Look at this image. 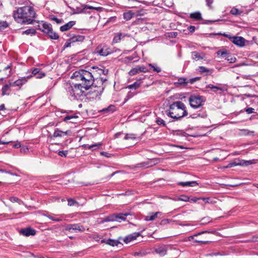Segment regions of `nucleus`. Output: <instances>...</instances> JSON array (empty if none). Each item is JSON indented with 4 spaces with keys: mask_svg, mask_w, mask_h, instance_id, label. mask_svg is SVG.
<instances>
[{
    "mask_svg": "<svg viewBox=\"0 0 258 258\" xmlns=\"http://www.w3.org/2000/svg\"><path fill=\"white\" fill-rule=\"evenodd\" d=\"M91 76L93 77V80L95 83V86L91 88L92 93H94V97L95 98L100 96L105 87V82L107 81L106 77H101L102 75H106L108 73V69H105L103 67L99 68L94 66L88 69Z\"/></svg>",
    "mask_w": 258,
    "mask_h": 258,
    "instance_id": "obj_1",
    "label": "nucleus"
},
{
    "mask_svg": "<svg viewBox=\"0 0 258 258\" xmlns=\"http://www.w3.org/2000/svg\"><path fill=\"white\" fill-rule=\"evenodd\" d=\"M15 21L21 25L33 24L37 14L33 7L25 6L19 7L13 13Z\"/></svg>",
    "mask_w": 258,
    "mask_h": 258,
    "instance_id": "obj_2",
    "label": "nucleus"
},
{
    "mask_svg": "<svg viewBox=\"0 0 258 258\" xmlns=\"http://www.w3.org/2000/svg\"><path fill=\"white\" fill-rule=\"evenodd\" d=\"M71 79L81 84L82 88H84L85 90L87 91L90 89L89 94L93 95V98L95 97H94V93H92V90H91V88L95 86V83L89 70L80 69L76 71L72 75Z\"/></svg>",
    "mask_w": 258,
    "mask_h": 258,
    "instance_id": "obj_3",
    "label": "nucleus"
},
{
    "mask_svg": "<svg viewBox=\"0 0 258 258\" xmlns=\"http://www.w3.org/2000/svg\"><path fill=\"white\" fill-rule=\"evenodd\" d=\"M166 114L175 120H178L187 116L188 112L184 104L181 101H178L173 102L169 106V111Z\"/></svg>",
    "mask_w": 258,
    "mask_h": 258,
    "instance_id": "obj_4",
    "label": "nucleus"
},
{
    "mask_svg": "<svg viewBox=\"0 0 258 258\" xmlns=\"http://www.w3.org/2000/svg\"><path fill=\"white\" fill-rule=\"evenodd\" d=\"M85 91L82 85L78 82L75 84L73 83L67 88L68 95L72 100L82 99V97L86 95Z\"/></svg>",
    "mask_w": 258,
    "mask_h": 258,
    "instance_id": "obj_5",
    "label": "nucleus"
},
{
    "mask_svg": "<svg viewBox=\"0 0 258 258\" xmlns=\"http://www.w3.org/2000/svg\"><path fill=\"white\" fill-rule=\"evenodd\" d=\"M188 101L190 106L194 109H197L203 105L205 99L202 96L192 95L189 97Z\"/></svg>",
    "mask_w": 258,
    "mask_h": 258,
    "instance_id": "obj_6",
    "label": "nucleus"
},
{
    "mask_svg": "<svg viewBox=\"0 0 258 258\" xmlns=\"http://www.w3.org/2000/svg\"><path fill=\"white\" fill-rule=\"evenodd\" d=\"M218 34L223 35L224 37L228 38L233 44L238 47H242L245 45L246 40L241 36H232L225 33H219Z\"/></svg>",
    "mask_w": 258,
    "mask_h": 258,
    "instance_id": "obj_7",
    "label": "nucleus"
},
{
    "mask_svg": "<svg viewBox=\"0 0 258 258\" xmlns=\"http://www.w3.org/2000/svg\"><path fill=\"white\" fill-rule=\"evenodd\" d=\"M42 32L47 34L52 39H57L59 36L53 31L52 26L47 22H43L42 24Z\"/></svg>",
    "mask_w": 258,
    "mask_h": 258,
    "instance_id": "obj_8",
    "label": "nucleus"
},
{
    "mask_svg": "<svg viewBox=\"0 0 258 258\" xmlns=\"http://www.w3.org/2000/svg\"><path fill=\"white\" fill-rule=\"evenodd\" d=\"M95 53L100 56H106L110 53V49L107 45L101 44L96 48Z\"/></svg>",
    "mask_w": 258,
    "mask_h": 258,
    "instance_id": "obj_9",
    "label": "nucleus"
},
{
    "mask_svg": "<svg viewBox=\"0 0 258 258\" xmlns=\"http://www.w3.org/2000/svg\"><path fill=\"white\" fill-rule=\"evenodd\" d=\"M85 230L84 227L80 224H68L66 227V230L69 231L73 230L75 232H84Z\"/></svg>",
    "mask_w": 258,
    "mask_h": 258,
    "instance_id": "obj_10",
    "label": "nucleus"
},
{
    "mask_svg": "<svg viewBox=\"0 0 258 258\" xmlns=\"http://www.w3.org/2000/svg\"><path fill=\"white\" fill-rule=\"evenodd\" d=\"M131 36V34L128 33L119 32L114 34L112 42L114 43H117L120 42L121 40H124L125 38H130Z\"/></svg>",
    "mask_w": 258,
    "mask_h": 258,
    "instance_id": "obj_11",
    "label": "nucleus"
},
{
    "mask_svg": "<svg viewBox=\"0 0 258 258\" xmlns=\"http://www.w3.org/2000/svg\"><path fill=\"white\" fill-rule=\"evenodd\" d=\"M195 79H191L188 80L185 78H180L178 79L177 82L174 83V85L176 87H178L180 85H186L188 83L192 84L195 82Z\"/></svg>",
    "mask_w": 258,
    "mask_h": 258,
    "instance_id": "obj_12",
    "label": "nucleus"
},
{
    "mask_svg": "<svg viewBox=\"0 0 258 258\" xmlns=\"http://www.w3.org/2000/svg\"><path fill=\"white\" fill-rule=\"evenodd\" d=\"M20 233L25 236H33L36 234V230L30 227L22 229L20 231Z\"/></svg>",
    "mask_w": 258,
    "mask_h": 258,
    "instance_id": "obj_13",
    "label": "nucleus"
},
{
    "mask_svg": "<svg viewBox=\"0 0 258 258\" xmlns=\"http://www.w3.org/2000/svg\"><path fill=\"white\" fill-rule=\"evenodd\" d=\"M11 87H14L12 82L4 85L2 89V95H9L11 92Z\"/></svg>",
    "mask_w": 258,
    "mask_h": 258,
    "instance_id": "obj_14",
    "label": "nucleus"
},
{
    "mask_svg": "<svg viewBox=\"0 0 258 258\" xmlns=\"http://www.w3.org/2000/svg\"><path fill=\"white\" fill-rule=\"evenodd\" d=\"M46 217L55 222H60L64 219L63 215H55L53 214L46 215Z\"/></svg>",
    "mask_w": 258,
    "mask_h": 258,
    "instance_id": "obj_15",
    "label": "nucleus"
},
{
    "mask_svg": "<svg viewBox=\"0 0 258 258\" xmlns=\"http://www.w3.org/2000/svg\"><path fill=\"white\" fill-rule=\"evenodd\" d=\"M32 76H31L30 77H32ZM29 78V77L26 78V77H22L21 78L16 81H15L14 82H12V84L13 85V86H18L21 88L24 84H25L28 81L27 79Z\"/></svg>",
    "mask_w": 258,
    "mask_h": 258,
    "instance_id": "obj_16",
    "label": "nucleus"
},
{
    "mask_svg": "<svg viewBox=\"0 0 258 258\" xmlns=\"http://www.w3.org/2000/svg\"><path fill=\"white\" fill-rule=\"evenodd\" d=\"M141 234L139 232H135L127 236H126L124 239V242L126 243H129L132 241L135 240L138 237L140 236Z\"/></svg>",
    "mask_w": 258,
    "mask_h": 258,
    "instance_id": "obj_17",
    "label": "nucleus"
},
{
    "mask_svg": "<svg viewBox=\"0 0 258 258\" xmlns=\"http://www.w3.org/2000/svg\"><path fill=\"white\" fill-rule=\"evenodd\" d=\"M78 118L79 116L75 114L67 115L64 117L63 120L70 123H76V120Z\"/></svg>",
    "mask_w": 258,
    "mask_h": 258,
    "instance_id": "obj_18",
    "label": "nucleus"
},
{
    "mask_svg": "<svg viewBox=\"0 0 258 258\" xmlns=\"http://www.w3.org/2000/svg\"><path fill=\"white\" fill-rule=\"evenodd\" d=\"M76 24V21H71L67 23V24L61 26L60 27V30L61 32L67 31L70 30L73 26Z\"/></svg>",
    "mask_w": 258,
    "mask_h": 258,
    "instance_id": "obj_19",
    "label": "nucleus"
},
{
    "mask_svg": "<svg viewBox=\"0 0 258 258\" xmlns=\"http://www.w3.org/2000/svg\"><path fill=\"white\" fill-rule=\"evenodd\" d=\"M69 131H67L66 132H63L60 130H59L58 128H56L55 129L54 133L53 134V137L56 138V137H61L64 136H67L68 135V132Z\"/></svg>",
    "mask_w": 258,
    "mask_h": 258,
    "instance_id": "obj_20",
    "label": "nucleus"
},
{
    "mask_svg": "<svg viewBox=\"0 0 258 258\" xmlns=\"http://www.w3.org/2000/svg\"><path fill=\"white\" fill-rule=\"evenodd\" d=\"M85 39V36L83 35H74L71 38H70L69 40L71 42H83Z\"/></svg>",
    "mask_w": 258,
    "mask_h": 258,
    "instance_id": "obj_21",
    "label": "nucleus"
},
{
    "mask_svg": "<svg viewBox=\"0 0 258 258\" xmlns=\"http://www.w3.org/2000/svg\"><path fill=\"white\" fill-rule=\"evenodd\" d=\"M198 183L195 181H186V182H178L177 185L181 186H195L198 185Z\"/></svg>",
    "mask_w": 258,
    "mask_h": 258,
    "instance_id": "obj_22",
    "label": "nucleus"
},
{
    "mask_svg": "<svg viewBox=\"0 0 258 258\" xmlns=\"http://www.w3.org/2000/svg\"><path fill=\"white\" fill-rule=\"evenodd\" d=\"M155 251L156 253L163 256L166 254L167 248L164 245L159 246L155 249Z\"/></svg>",
    "mask_w": 258,
    "mask_h": 258,
    "instance_id": "obj_23",
    "label": "nucleus"
},
{
    "mask_svg": "<svg viewBox=\"0 0 258 258\" xmlns=\"http://www.w3.org/2000/svg\"><path fill=\"white\" fill-rule=\"evenodd\" d=\"M206 88L211 89L213 90V91L215 93H216L218 91H224V89L222 87L216 86L213 84H209V85H207L206 87Z\"/></svg>",
    "mask_w": 258,
    "mask_h": 258,
    "instance_id": "obj_24",
    "label": "nucleus"
},
{
    "mask_svg": "<svg viewBox=\"0 0 258 258\" xmlns=\"http://www.w3.org/2000/svg\"><path fill=\"white\" fill-rule=\"evenodd\" d=\"M129 215L128 213H118L116 214V221L120 222L122 221H125L126 220V217Z\"/></svg>",
    "mask_w": 258,
    "mask_h": 258,
    "instance_id": "obj_25",
    "label": "nucleus"
},
{
    "mask_svg": "<svg viewBox=\"0 0 258 258\" xmlns=\"http://www.w3.org/2000/svg\"><path fill=\"white\" fill-rule=\"evenodd\" d=\"M134 13L131 11H128L123 14V17L126 21L131 20L134 15Z\"/></svg>",
    "mask_w": 258,
    "mask_h": 258,
    "instance_id": "obj_26",
    "label": "nucleus"
},
{
    "mask_svg": "<svg viewBox=\"0 0 258 258\" xmlns=\"http://www.w3.org/2000/svg\"><path fill=\"white\" fill-rule=\"evenodd\" d=\"M116 110V107L115 106L113 105H110L109 106H108L106 108H103L101 111L103 112H109V113H112Z\"/></svg>",
    "mask_w": 258,
    "mask_h": 258,
    "instance_id": "obj_27",
    "label": "nucleus"
},
{
    "mask_svg": "<svg viewBox=\"0 0 258 258\" xmlns=\"http://www.w3.org/2000/svg\"><path fill=\"white\" fill-rule=\"evenodd\" d=\"M190 18L196 21L201 20L202 19L201 14L198 12L191 13L190 15Z\"/></svg>",
    "mask_w": 258,
    "mask_h": 258,
    "instance_id": "obj_28",
    "label": "nucleus"
},
{
    "mask_svg": "<svg viewBox=\"0 0 258 258\" xmlns=\"http://www.w3.org/2000/svg\"><path fill=\"white\" fill-rule=\"evenodd\" d=\"M172 222L175 223L176 224H178V225H181V226H185V225H186L185 224H182L181 223H179L178 221H173L172 220L169 219H165L162 220V221H161V224L165 225V224H170V223H171Z\"/></svg>",
    "mask_w": 258,
    "mask_h": 258,
    "instance_id": "obj_29",
    "label": "nucleus"
},
{
    "mask_svg": "<svg viewBox=\"0 0 258 258\" xmlns=\"http://www.w3.org/2000/svg\"><path fill=\"white\" fill-rule=\"evenodd\" d=\"M218 56L226 57L229 54V52L225 49H220L216 52Z\"/></svg>",
    "mask_w": 258,
    "mask_h": 258,
    "instance_id": "obj_30",
    "label": "nucleus"
},
{
    "mask_svg": "<svg viewBox=\"0 0 258 258\" xmlns=\"http://www.w3.org/2000/svg\"><path fill=\"white\" fill-rule=\"evenodd\" d=\"M116 214H113L110 215L107 217H105L104 219L105 222H113V221H116Z\"/></svg>",
    "mask_w": 258,
    "mask_h": 258,
    "instance_id": "obj_31",
    "label": "nucleus"
},
{
    "mask_svg": "<svg viewBox=\"0 0 258 258\" xmlns=\"http://www.w3.org/2000/svg\"><path fill=\"white\" fill-rule=\"evenodd\" d=\"M36 33V29H33V28H31V29H28L25 31H24L22 32V34L23 35H31V36H33V35H35Z\"/></svg>",
    "mask_w": 258,
    "mask_h": 258,
    "instance_id": "obj_32",
    "label": "nucleus"
},
{
    "mask_svg": "<svg viewBox=\"0 0 258 258\" xmlns=\"http://www.w3.org/2000/svg\"><path fill=\"white\" fill-rule=\"evenodd\" d=\"M148 66L150 68V69H152L153 71L156 73H160L161 71V69L160 67H158L155 64L149 63Z\"/></svg>",
    "mask_w": 258,
    "mask_h": 258,
    "instance_id": "obj_33",
    "label": "nucleus"
},
{
    "mask_svg": "<svg viewBox=\"0 0 258 258\" xmlns=\"http://www.w3.org/2000/svg\"><path fill=\"white\" fill-rule=\"evenodd\" d=\"M237 165H243V164L242 162H237L236 161H234L232 162L229 163L227 166L223 167L224 168H228L234 167Z\"/></svg>",
    "mask_w": 258,
    "mask_h": 258,
    "instance_id": "obj_34",
    "label": "nucleus"
},
{
    "mask_svg": "<svg viewBox=\"0 0 258 258\" xmlns=\"http://www.w3.org/2000/svg\"><path fill=\"white\" fill-rule=\"evenodd\" d=\"M140 85H141V83L138 81H137V82H135L133 84L128 85L126 88L130 89H136L138 88L140 86Z\"/></svg>",
    "mask_w": 258,
    "mask_h": 258,
    "instance_id": "obj_35",
    "label": "nucleus"
},
{
    "mask_svg": "<svg viewBox=\"0 0 258 258\" xmlns=\"http://www.w3.org/2000/svg\"><path fill=\"white\" fill-rule=\"evenodd\" d=\"M102 145L101 143H95L88 146V149L94 151L98 149Z\"/></svg>",
    "mask_w": 258,
    "mask_h": 258,
    "instance_id": "obj_36",
    "label": "nucleus"
},
{
    "mask_svg": "<svg viewBox=\"0 0 258 258\" xmlns=\"http://www.w3.org/2000/svg\"><path fill=\"white\" fill-rule=\"evenodd\" d=\"M137 138V135L134 134H126L124 137V140H135Z\"/></svg>",
    "mask_w": 258,
    "mask_h": 258,
    "instance_id": "obj_37",
    "label": "nucleus"
},
{
    "mask_svg": "<svg viewBox=\"0 0 258 258\" xmlns=\"http://www.w3.org/2000/svg\"><path fill=\"white\" fill-rule=\"evenodd\" d=\"M159 214V212H156L155 213L153 214L152 215L147 216L145 218V220L153 221L157 217V215Z\"/></svg>",
    "mask_w": 258,
    "mask_h": 258,
    "instance_id": "obj_38",
    "label": "nucleus"
},
{
    "mask_svg": "<svg viewBox=\"0 0 258 258\" xmlns=\"http://www.w3.org/2000/svg\"><path fill=\"white\" fill-rule=\"evenodd\" d=\"M230 13L231 14H232L233 15L238 16V15H240L242 13V12L240 11V10H239L238 9H237L236 8H232L231 9V10H230Z\"/></svg>",
    "mask_w": 258,
    "mask_h": 258,
    "instance_id": "obj_39",
    "label": "nucleus"
},
{
    "mask_svg": "<svg viewBox=\"0 0 258 258\" xmlns=\"http://www.w3.org/2000/svg\"><path fill=\"white\" fill-rule=\"evenodd\" d=\"M192 58L194 60L196 61L203 59V57L201 56L200 54L197 51L192 52Z\"/></svg>",
    "mask_w": 258,
    "mask_h": 258,
    "instance_id": "obj_40",
    "label": "nucleus"
},
{
    "mask_svg": "<svg viewBox=\"0 0 258 258\" xmlns=\"http://www.w3.org/2000/svg\"><path fill=\"white\" fill-rule=\"evenodd\" d=\"M49 19L51 20L55 21L57 24H61L63 22V20L62 19H58L54 15H50L49 16Z\"/></svg>",
    "mask_w": 258,
    "mask_h": 258,
    "instance_id": "obj_41",
    "label": "nucleus"
},
{
    "mask_svg": "<svg viewBox=\"0 0 258 258\" xmlns=\"http://www.w3.org/2000/svg\"><path fill=\"white\" fill-rule=\"evenodd\" d=\"M106 243L108 245L114 246H117L118 243V242L117 240L109 239L107 240Z\"/></svg>",
    "mask_w": 258,
    "mask_h": 258,
    "instance_id": "obj_42",
    "label": "nucleus"
},
{
    "mask_svg": "<svg viewBox=\"0 0 258 258\" xmlns=\"http://www.w3.org/2000/svg\"><path fill=\"white\" fill-rule=\"evenodd\" d=\"M9 24L7 21H0V31H2L8 27Z\"/></svg>",
    "mask_w": 258,
    "mask_h": 258,
    "instance_id": "obj_43",
    "label": "nucleus"
},
{
    "mask_svg": "<svg viewBox=\"0 0 258 258\" xmlns=\"http://www.w3.org/2000/svg\"><path fill=\"white\" fill-rule=\"evenodd\" d=\"M225 58L230 63L235 62L236 60V57L232 56L230 54H229Z\"/></svg>",
    "mask_w": 258,
    "mask_h": 258,
    "instance_id": "obj_44",
    "label": "nucleus"
},
{
    "mask_svg": "<svg viewBox=\"0 0 258 258\" xmlns=\"http://www.w3.org/2000/svg\"><path fill=\"white\" fill-rule=\"evenodd\" d=\"M156 122L159 125H162L163 126H166V123H165V121L160 117H157L156 118Z\"/></svg>",
    "mask_w": 258,
    "mask_h": 258,
    "instance_id": "obj_45",
    "label": "nucleus"
},
{
    "mask_svg": "<svg viewBox=\"0 0 258 258\" xmlns=\"http://www.w3.org/2000/svg\"><path fill=\"white\" fill-rule=\"evenodd\" d=\"M10 200L11 202H12L13 203L17 202L19 205H20V204L23 203V202L20 199H19L18 198L15 197H10Z\"/></svg>",
    "mask_w": 258,
    "mask_h": 258,
    "instance_id": "obj_46",
    "label": "nucleus"
},
{
    "mask_svg": "<svg viewBox=\"0 0 258 258\" xmlns=\"http://www.w3.org/2000/svg\"><path fill=\"white\" fill-rule=\"evenodd\" d=\"M139 69L138 67L132 69L128 73L130 76H134L137 74L139 73Z\"/></svg>",
    "mask_w": 258,
    "mask_h": 258,
    "instance_id": "obj_47",
    "label": "nucleus"
},
{
    "mask_svg": "<svg viewBox=\"0 0 258 258\" xmlns=\"http://www.w3.org/2000/svg\"><path fill=\"white\" fill-rule=\"evenodd\" d=\"M258 241V234L253 236L251 239L246 240L245 242H254Z\"/></svg>",
    "mask_w": 258,
    "mask_h": 258,
    "instance_id": "obj_48",
    "label": "nucleus"
},
{
    "mask_svg": "<svg viewBox=\"0 0 258 258\" xmlns=\"http://www.w3.org/2000/svg\"><path fill=\"white\" fill-rule=\"evenodd\" d=\"M139 72L146 73L149 72V69L145 66H138V67Z\"/></svg>",
    "mask_w": 258,
    "mask_h": 258,
    "instance_id": "obj_49",
    "label": "nucleus"
},
{
    "mask_svg": "<svg viewBox=\"0 0 258 258\" xmlns=\"http://www.w3.org/2000/svg\"><path fill=\"white\" fill-rule=\"evenodd\" d=\"M41 71L39 68H34L31 70V73L33 76L38 75V73Z\"/></svg>",
    "mask_w": 258,
    "mask_h": 258,
    "instance_id": "obj_50",
    "label": "nucleus"
},
{
    "mask_svg": "<svg viewBox=\"0 0 258 258\" xmlns=\"http://www.w3.org/2000/svg\"><path fill=\"white\" fill-rule=\"evenodd\" d=\"M46 75L45 73L42 72L41 70L38 73V75L35 76L37 79H41L45 77Z\"/></svg>",
    "mask_w": 258,
    "mask_h": 258,
    "instance_id": "obj_51",
    "label": "nucleus"
},
{
    "mask_svg": "<svg viewBox=\"0 0 258 258\" xmlns=\"http://www.w3.org/2000/svg\"><path fill=\"white\" fill-rule=\"evenodd\" d=\"M135 94L136 93L135 92H133L131 91L128 92L125 99V101L133 97L135 95Z\"/></svg>",
    "mask_w": 258,
    "mask_h": 258,
    "instance_id": "obj_52",
    "label": "nucleus"
},
{
    "mask_svg": "<svg viewBox=\"0 0 258 258\" xmlns=\"http://www.w3.org/2000/svg\"><path fill=\"white\" fill-rule=\"evenodd\" d=\"M99 8H95V7H93L92 6H88L85 5V6H84V7L82 10V12H85L86 10L87 9L97 10Z\"/></svg>",
    "mask_w": 258,
    "mask_h": 258,
    "instance_id": "obj_53",
    "label": "nucleus"
},
{
    "mask_svg": "<svg viewBox=\"0 0 258 258\" xmlns=\"http://www.w3.org/2000/svg\"><path fill=\"white\" fill-rule=\"evenodd\" d=\"M200 200L204 201L205 203L206 204L213 203V202L212 201L211 199L210 198L200 197Z\"/></svg>",
    "mask_w": 258,
    "mask_h": 258,
    "instance_id": "obj_54",
    "label": "nucleus"
},
{
    "mask_svg": "<svg viewBox=\"0 0 258 258\" xmlns=\"http://www.w3.org/2000/svg\"><path fill=\"white\" fill-rule=\"evenodd\" d=\"M199 71L201 73L209 72V70H208L206 67L203 66L199 67Z\"/></svg>",
    "mask_w": 258,
    "mask_h": 258,
    "instance_id": "obj_55",
    "label": "nucleus"
},
{
    "mask_svg": "<svg viewBox=\"0 0 258 258\" xmlns=\"http://www.w3.org/2000/svg\"><path fill=\"white\" fill-rule=\"evenodd\" d=\"M179 200L184 202H188L189 201V198L186 196H181L180 198H179Z\"/></svg>",
    "mask_w": 258,
    "mask_h": 258,
    "instance_id": "obj_56",
    "label": "nucleus"
},
{
    "mask_svg": "<svg viewBox=\"0 0 258 258\" xmlns=\"http://www.w3.org/2000/svg\"><path fill=\"white\" fill-rule=\"evenodd\" d=\"M68 205L69 206H74V204L77 203L75 200H74L72 199H69L68 200Z\"/></svg>",
    "mask_w": 258,
    "mask_h": 258,
    "instance_id": "obj_57",
    "label": "nucleus"
},
{
    "mask_svg": "<svg viewBox=\"0 0 258 258\" xmlns=\"http://www.w3.org/2000/svg\"><path fill=\"white\" fill-rule=\"evenodd\" d=\"M67 154H68V153H67V151H59L58 153V155L61 157H66Z\"/></svg>",
    "mask_w": 258,
    "mask_h": 258,
    "instance_id": "obj_58",
    "label": "nucleus"
},
{
    "mask_svg": "<svg viewBox=\"0 0 258 258\" xmlns=\"http://www.w3.org/2000/svg\"><path fill=\"white\" fill-rule=\"evenodd\" d=\"M254 108H251V107H248L246 109L245 111L248 114H250V113L254 112Z\"/></svg>",
    "mask_w": 258,
    "mask_h": 258,
    "instance_id": "obj_59",
    "label": "nucleus"
},
{
    "mask_svg": "<svg viewBox=\"0 0 258 258\" xmlns=\"http://www.w3.org/2000/svg\"><path fill=\"white\" fill-rule=\"evenodd\" d=\"M100 154L102 155V156H105V157H110L111 156V154H109L107 152H104V151H102L100 152Z\"/></svg>",
    "mask_w": 258,
    "mask_h": 258,
    "instance_id": "obj_60",
    "label": "nucleus"
},
{
    "mask_svg": "<svg viewBox=\"0 0 258 258\" xmlns=\"http://www.w3.org/2000/svg\"><path fill=\"white\" fill-rule=\"evenodd\" d=\"M201 116L200 113H193L190 115V117L192 118H197L198 117Z\"/></svg>",
    "mask_w": 258,
    "mask_h": 258,
    "instance_id": "obj_61",
    "label": "nucleus"
},
{
    "mask_svg": "<svg viewBox=\"0 0 258 258\" xmlns=\"http://www.w3.org/2000/svg\"><path fill=\"white\" fill-rule=\"evenodd\" d=\"M200 200V198L193 197L191 199L189 198V201L192 202L194 203L197 202L198 201V200Z\"/></svg>",
    "mask_w": 258,
    "mask_h": 258,
    "instance_id": "obj_62",
    "label": "nucleus"
},
{
    "mask_svg": "<svg viewBox=\"0 0 258 258\" xmlns=\"http://www.w3.org/2000/svg\"><path fill=\"white\" fill-rule=\"evenodd\" d=\"M116 19V17H111L108 19L107 23L114 22L115 21Z\"/></svg>",
    "mask_w": 258,
    "mask_h": 258,
    "instance_id": "obj_63",
    "label": "nucleus"
},
{
    "mask_svg": "<svg viewBox=\"0 0 258 258\" xmlns=\"http://www.w3.org/2000/svg\"><path fill=\"white\" fill-rule=\"evenodd\" d=\"M207 5L208 7H211L212 4L213 3V0H206Z\"/></svg>",
    "mask_w": 258,
    "mask_h": 258,
    "instance_id": "obj_64",
    "label": "nucleus"
}]
</instances>
